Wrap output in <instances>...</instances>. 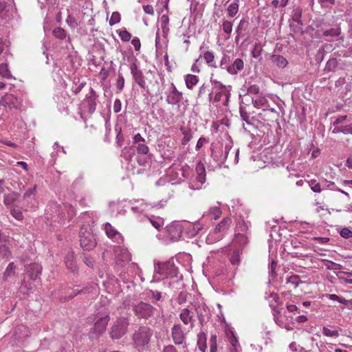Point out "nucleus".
I'll use <instances>...</instances> for the list:
<instances>
[{
  "instance_id": "obj_1",
  "label": "nucleus",
  "mask_w": 352,
  "mask_h": 352,
  "mask_svg": "<svg viewBox=\"0 0 352 352\" xmlns=\"http://www.w3.org/2000/svg\"><path fill=\"white\" fill-rule=\"evenodd\" d=\"M80 244L81 248L86 251H89L95 248L96 241L89 225H83L79 232Z\"/></svg>"
},
{
  "instance_id": "obj_2",
  "label": "nucleus",
  "mask_w": 352,
  "mask_h": 352,
  "mask_svg": "<svg viewBox=\"0 0 352 352\" xmlns=\"http://www.w3.org/2000/svg\"><path fill=\"white\" fill-rule=\"evenodd\" d=\"M232 219L230 217L223 218L221 221L216 226L214 230L207 236V241L214 243L222 239L223 235L219 234L226 232L232 224Z\"/></svg>"
},
{
  "instance_id": "obj_3",
  "label": "nucleus",
  "mask_w": 352,
  "mask_h": 352,
  "mask_svg": "<svg viewBox=\"0 0 352 352\" xmlns=\"http://www.w3.org/2000/svg\"><path fill=\"white\" fill-rule=\"evenodd\" d=\"M152 330L148 327H140L133 335V340L137 347H144L150 341Z\"/></svg>"
},
{
  "instance_id": "obj_4",
  "label": "nucleus",
  "mask_w": 352,
  "mask_h": 352,
  "mask_svg": "<svg viewBox=\"0 0 352 352\" xmlns=\"http://www.w3.org/2000/svg\"><path fill=\"white\" fill-rule=\"evenodd\" d=\"M156 309L151 305L140 301L133 305V311L140 319H148L153 316Z\"/></svg>"
},
{
  "instance_id": "obj_5",
  "label": "nucleus",
  "mask_w": 352,
  "mask_h": 352,
  "mask_svg": "<svg viewBox=\"0 0 352 352\" xmlns=\"http://www.w3.org/2000/svg\"><path fill=\"white\" fill-rule=\"evenodd\" d=\"M274 319L276 324L287 331L293 329L292 326V317H288L285 315V311L283 307L280 309L274 308L272 311Z\"/></svg>"
},
{
  "instance_id": "obj_6",
  "label": "nucleus",
  "mask_w": 352,
  "mask_h": 352,
  "mask_svg": "<svg viewBox=\"0 0 352 352\" xmlns=\"http://www.w3.org/2000/svg\"><path fill=\"white\" fill-rule=\"evenodd\" d=\"M128 326L129 320L126 318H118L111 329L110 336L112 339H120L126 333Z\"/></svg>"
},
{
  "instance_id": "obj_7",
  "label": "nucleus",
  "mask_w": 352,
  "mask_h": 352,
  "mask_svg": "<svg viewBox=\"0 0 352 352\" xmlns=\"http://www.w3.org/2000/svg\"><path fill=\"white\" fill-rule=\"evenodd\" d=\"M155 270L157 273L166 278L176 277L178 273L177 268L174 263L170 261L157 264Z\"/></svg>"
},
{
  "instance_id": "obj_8",
  "label": "nucleus",
  "mask_w": 352,
  "mask_h": 352,
  "mask_svg": "<svg viewBox=\"0 0 352 352\" xmlns=\"http://www.w3.org/2000/svg\"><path fill=\"white\" fill-rule=\"evenodd\" d=\"M98 319L94 323L91 333L95 334L96 336L102 333L107 328L110 317L108 314H98Z\"/></svg>"
},
{
  "instance_id": "obj_9",
  "label": "nucleus",
  "mask_w": 352,
  "mask_h": 352,
  "mask_svg": "<svg viewBox=\"0 0 352 352\" xmlns=\"http://www.w3.org/2000/svg\"><path fill=\"white\" fill-rule=\"evenodd\" d=\"M0 105L10 109H19L21 106V100L13 94H6L0 99Z\"/></svg>"
},
{
  "instance_id": "obj_10",
  "label": "nucleus",
  "mask_w": 352,
  "mask_h": 352,
  "mask_svg": "<svg viewBox=\"0 0 352 352\" xmlns=\"http://www.w3.org/2000/svg\"><path fill=\"white\" fill-rule=\"evenodd\" d=\"M171 337L173 342L179 345L183 344L186 339L184 331L180 324H175L171 329Z\"/></svg>"
},
{
  "instance_id": "obj_11",
  "label": "nucleus",
  "mask_w": 352,
  "mask_h": 352,
  "mask_svg": "<svg viewBox=\"0 0 352 352\" xmlns=\"http://www.w3.org/2000/svg\"><path fill=\"white\" fill-rule=\"evenodd\" d=\"M166 232L170 241H177L182 236V228L177 224H170L166 227Z\"/></svg>"
},
{
  "instance_id": "obj_12",
  "label": "nucleus",
  "mask_w": 352,
  "mask_h": 352,
  "mask_svg": "<svg viewBox=\"0 0 352 352\" xmlns=\"http://www.w3.org/2000/svg\"><path fill=\"white\" fill-rule=\"evenodd\" d=\"M179 318L186 325L190 324L191 328L194 327L195 320L194 318V314L189 309L184 308L182 309L179 314Z\"/></svg>"
},
{
  "instance_id": "obj_13",
  "label": "nucleus",
  "mask_w": 352,
  "mask_h": 352,
  "mask_svg": "<svg viewBox=\"0 0 352 352\" xmlns=\"http://www.w3.org/2000/svg\"><path fill=\"white\" fill-rule=\"evenodd\" d=\"M115 251L118 263L122 264L131 261V255L127 249L118 246Z\"/></svg>"
},
{
  "instance_id": "obj_14",
  "label": "nucleus",
  "mask_w": 352,
  "mask_h": 352,
  "mask_svg": "<svg viewBox=\"0 0 352 352\" xmlns=\"http://www.w3.org/2000/svg\"><path fill=\"white\" fill-rule=\"evenodd\" d=\"M104 230L108 237L112 239L114 241L120 243L123 241V238L120 233H119L110 223L105 224Z\"/></svg>"
},
{
  "instance_id": "obj_15",
  "label": "nucleus",
  "mask_w": 352,
  "mask_h": 352,
  "mask_svg": "<svg viewBox=\"0 0 352 352\" xmlns=\"http://www.w3.org/2000/svg\"><path fill=\"white\" fill-rule=\"evenodd\" d=\"M98 95L96 92L92 89H90L89 95L86 96L85 102L87 103L89 112L92 113L95 111L96 107V99Z\"/></svg>"
},
{
  "instance_id": "obj_16",
  "label": "nucleus",
  "mask_w": 352,
  "mask_h": 352,
  "mask_svg": "<svg viewBox=\"0 0 352 352\" xmlns=\"http://www.w3.org/2000/svg\"><path fill=\"white\" fill-rule=\"evenodd\" d=\"M131 74H133V78L135 82L142 88L145 87L144 76L142 71L139 70L136 65H133L131 67Z\"/></svg>"
},
{
  "instance_id": "obj_17",
  "label": "nucleus",
  "mask_w": 352,
  "mask_h": 352,
  "mask_svg": "<svg viewBox=\"0 0 352 352\" xmlns=\"http://www.w3.org/2000/svg\"><path fill=\"white\" fill-rule=\"evenodd\" d=\"M203 58L205 63L208 65L209 67L216 69L217 65L214 62L215 56L214 52L212 51H206L202 55H200L199 58Z\"/></svg>"
},
{
  "instance_id": "obj_18",
  "label": "nucleus",
  "mask_w": 352,
  "mask_h": 352,
  "mask_svg": "<svg viewBox=\"0 0 352 352\" xmlns=\"http://www.w3.org/2000/svg\"><path fill=\"white\" fill-rule=\"evenodd\" d=\"M65 263L67 268L74 272L77 270V265L74 259V255L73 252H69L65 258Z\"/></svg>"
},
{
  "instance_id": "obj_19",
  "label": "nucleus",
  "mask_w": 352,
  "mask_h": 352,
  "mask_svg": "<svg viewBox=\"0 0 352 352\" xmlns=\"http://www.w3.org/2000/svg\"><path fill=\"white\" fill-rule=\"evenodd\" d=\"M244 67V63L241 58H236L232 66L228 68V72L231 74H236L238 71H241Z\"/></svg>"
},
{
  "instance_id": "obj_20",
  "label": "nucleus",
  "mask_w": 352,
  "mask_h": 352,
  "mask_svg": "<svg viewBox=\"0 0 352 352\" xmlns=\"http://www.w3.org/2000/svg\"><path fill=\"white\" fill-rule=\"evenodd\" d=\"M195 171L197 174V179L201 183L206 181V169L202 162H199L197 164Z\"/></svg>"
},
{
  "instance_id": "obj_21",
  "label": "nucleus",
  "mask_w": 352,
  "mask_h": 352,
  "mask_svg": "<svg viewBox=\"0 0 352 352\" xmlns=\"http://www.w3.org/2000/svg\"><path fill=\"white\" fill-rule=\"evenodd\" d=\"M272 62L280 68H284L288 65V61L283 56L274 54L270 58Z\"/></svg>"
},
{
  "instance_id": "obj_22",
  "label": "nucleus",
  "mask_w": 352,
  "mask_h": 352,
  "mask_svg": "<svg viewBox=\"0 0 352 352\" xmlns=\"http://www.w3.org/2000/svg\"><path fill=\"white\" fill-rule=\"evenodd\" d=\"M197 346L201 352H205L207 349V335L206 333L201 331L199 332L197 335Z\"/></svg>"
},
{
  "instance_id": "obj_23",
  "label": "nucleus",
  "mask_w": 352,
  "mask_h": 352,
  "mask_svg": "<svg viewBox=\"0 0 352 352\" xmlns=\"http://www.w3.org/2000/svg\"><path fill=\"white\" fill-rule=\"evenodd\" d=\"M230 94L229 90H221L216 93L214 97V102H219L221 100L222 98H224V101L223 104L224 105H227L229 98H230Z\"/></svg>"
},
{
  "instance_id": "obj_24",
  "label": "nucleus",
  "mask_w": 352,
  "mask_h": 352,
  "mask_svg": "<svg viewBox=\"0 0 352 352\" xmlns=\"http://www.w3.org/2000/svg\"><path fill=\"white\" fill-rule=\"evenodd\" d=\"M239 10V4L238 0H234L233 2L230 3L227 7L228 16L232 18L234 17Z\"/></svg>"
},
{
  "instance_id": "obj_25",
  "label": "nucleus",
  "mask_w": 352,
  "mask_h": 352,
  "mask_svg": "<svg viewBox=\"0 0 352 352\" xmlns=\"http://www.w3.org/2000/svg\"><path fill=\"white\" fill-rule=\"evenodd\" d=\"M269 302L272 311H274V308L280 309V306L282 305V302H280L278 295L276 293L270 294Z\"/></svg>"
},
{
  "instance_id": "obj_26",
  "label": "nucleus",
  "mask_w": 352,
  "mask_h": 352,
  "mask_svg": "<svg viewBox=\"0 0 352 352\" xmlns=\"http://www.w3.org/2000/svg\"><path fill=\"white\" fill-rule=\"evenodd\" d=\"M185 82L188 89H192L199 82L198 76L193 74H187L185 76Z\"/></svg>"
},
{
  "instance_id": "obj_27",
  "label": "nucleus",
  "mask_w": 352,
  "mask_h": 352,
  "mask_svg": "<svg viewBox=\"0 0 352 352\" xmlns=\"http://www.w3.org/2000/svg\"><path fill=\"white\" fill-rule=\"evenodd\" d=\"M42 267L37 263H32L30 266V278L32 280L36 279L41 274Z\"/></svg>"
},
{
  "instance_id": "obj_28",
  "label": "nucleus",
  "mask_w": 352,
  "mask_h": 352,
  "mask_svg": "<svg viewBox=\"0 0 352 352\" xmlns=\"http://www.w3.org/2000/svg\"><path fill=\"white\" fill-rule=\"evenodd\" d=\"M135 155V151L132 146H125L122 149L121 157L125 160L130 161Z\"/></svg>"
},
{
  "instance_id": "obj_29",
  "label": "nucleus",
  "mask_w": 352,
  "mask_h": 352,
  "mask_svg": "<svg viewBox=\"0 0 352 352\" xmlns=\"http://www.w3.org/2000/svg\"><path fill=\"white\" fill-rule=\"evenodd\" d=\"M300 283H302V281L298 275H292L287 280V284L294 289L296 288Z\"/></svg>"
},
{
  "instance_id": "obj_30",
  "label": "nucleus",
  "mask_w": 352,
  "mask_h": 352,
  "mask_svg": "<svg viewBox=\"0 0 352 352\" xmlns=\"http://www.w3.org/2000/svg\"><path fill=\"white\" fill-rule=\"evenodd\" d=\"M15 268L16 267L13 262H11L8 264L3 274V278L4 280H7L9 277L15 274Z\"/></svg>"
},
{
  "instance_id": "obj_31",
  "label": "nucleus",
  "mask_w": 352,
  "mask_h": 352,
  "mask_svg": "<svg viewBox=\"0 0 352 352\" xmlns=\"http://www.w3.org/2000/svg\"><path fill=\"white\" fill-rule=\"evenodd\" d=\"M221 27L224 33L230 37L232 32L233 22L228 20H223Z\"/></svg>"
},
{
  "instance_id": "obj_32",
  "label": "nucleus",
  "mask_w": 352,
  "mask_h": 352,
  "mask_svg": "<svg viewBox=\"0 0 352 352\" xmlns=\"http://www.w3.org/2000/svg\"><path fill=\"white\" fill-rule=\"evenodd\" d=\"M181 131L184 135L183 138L182 139V144L185 146L190 141L192 138V135L190 129H185L182 128Z\"/></svg>"
},
{
  "instance_id": "obj_33",
  "label": "nucleus",
  "mask_w": 352,
  "mask_h": 352,
  "mask_svg": "<svg viewBox=\"0 0 352 352\" xmlns=\"http://www.w3.org/2000/svg\"><path fill=\"white\" fill-rule=\"evenodd\" d=\"M208 215L210 216L211 219L217 220L221 217V210L218 206L212 207L210 208Z\"/></svg>"
},
{
  "instance_id": "obj_34",
  "label": "nucleus",
  "mask_w": 352,
  "mask_h": 352,
  "mask_svg": "<svg viewBox=\"0 0 352 352\" xmlns=\"http://www.w3.org/2000/svg\"><path fill=\"white\" fill-rule=\"evenodd\" d=\"M168 22L169 19L168 16L163 15L161 19V26L164 36H166L169 32Z\"/></svg>"
},
{
  "instance_id": "obj_35",
  "label": "nucleus",
  "mask_w": 352,
  "mask_h": 352,
  "mask_svg": "<svg viewBox=\"0 0 352 352\" xmlns=\"http://www.w3.org/2000/svg\"><path fill=\"white\" fill-rule=\"evenodd\" d=\"M150 223L152 224V226L156 228L157 230H160L162 226H164V219L160 217H157L156 219H153L151 217L148 218Z\"/></svg>"
},
{
  "instance_id": "obj_36",
  "label": "nucleus",
  "mask_w": 352,
  "mask_h": 352,
  "mask_svg": "<svg viewBox=\"0 0 352 352\" xmlns=\"http://www.w3.org/2000/svg\"><path fill=\"white\" fill-rule=\"evenodd\" d=\"M120 39L123 42H128L131 40L132 34L129 32L125 28L117 31Z\"/></svg>"
},
{
  "instance_id": "obj_37",
  "label": "nucleus",
  "mask_w": 352,
  "mask_h": 352,
  "mask_svg": "<svg viewBox=\"0 0 352 352\" xmlns=\"http://www.w3.org/2000/svg\"><path fill=\"white\" fill-rule=\"evenodd\" d=\"M0 75L6 78H10L12 76L7 63L0 64Z\"/></svg>"
},
{
  "instance_id": "obj_38",
  "label": "nucleus",
  "mask_w": 352,
  "mask_h": 352,
  "mask_svg": "<svg viewBox=\"0 0 352 352\" xmlns=\"http://www.w3.org/2000/svg\"><path fill=\"white\" fill-rule=\"evenodd\" d=\"M267 100L264 96H258L256 99H253V104L256 108H261L266 105Z\"/></svg>"
},
{
  "instance_id": "obj_39",
  "label": "nucleus",
  "mask_w": 352,
  "mask_h": 352,
  "mask_svg": "<svg viewBox=\"0 0 352 352\" xmlns=\"http://www.w3.org/2000/svg\"><path fill=\"white\" fill-rule=\"evenodd\" d=\"M52 33L56 38L61 40L65 38L67 36V32H65V30L60 27L54 28L53 30Z\"/></svg>"
},
{
  "instance_id": "obj_40",
  "label": "nucleus",
  "mask_w": 352,
  "mask_h": 352,
  "mask_svg": "<svg viewBox=\"0 0 352 352\" xmlns=\"http://www.w3.org/2000/svg\"><path fill=\"white\" fill-rule=\"evenodd\" d=\"M240 250H234L230 256V261L232 265H238L240 263Z\"/></svg>"
},
{
  "instance_id": "obj_41",
  "label": "nucleus",
  "mask_w": 352,
  "mask_h": 352,
  "mask_svg": "<svg viewBox=\"0 0 352 352\" xmlns=\"http://www.w3.org/2000/svg\"><path fill=\"white\" fill-rule=\"evenodd\" d=\"M17 198V194L12 192L4 196L3 203L6 206L12 204Z\"/></svg>"
},
{
  "instance_id": "obj_42",
  "label": "nucleus",
  "mask_w": 352,
  "mask_h": 352,
  "mask_svg": "<svg viewBox=\"0 0 352 352\" xmlns=\"http://www.w3.org/2000/svg\"><path fill=\"white\" fill-rule=\"evenodd\" d=\"M120 20L121 16L120 13L118 12H113L109 19V24L110 26H113V25L118 23Z\"/></svg>"
},
{
  "instance_id": "obj_43",
  "label": "nucleus",
  "mask_w": 352,
  "mask_h": 352,
  "mask_svg": "<svg viewBox=\"0 0 352 352\" xmlns=\"http://www.w3.org/2000/svg\"><path fill=\"white\" fill-rule=\"evenodd\" d=\"M136 151L138 154L146 155L149 151V148L144 142L138 144Z\"/></svg>"
},
{
  "instance_id": "obj_44",
  "label": "nucleus",
  "mask_w": 352,
  "mask_h": 352,
  "mask_svg": "<svg viewBox=\"0 0 352 352\" xmlns=\"http://www.w3.org/2000/svg\"><path fill=\"white\" fill-rule=\"evenodd\" d=\"M311 189L315 192H320L322 191L321 186L319 182L315 179H311L308 182Z\"/></svg>"
},
{
  "instance_id": "obj_45",
  "label": "nucleus",
  "mask_w": 352,
  "mask_h": 352,
  "mask_svg": "<svg viewBox=\"0 0 352 352\" xmlns=\"http://www.w3.org/2000/svg\"><path fill=\"white\" fill-rule=\"evenodd\" d=\"M322 333L327 337L337 338L340 336L339 332L337 330H331L326 327H323Z\"/></svg>"
},
{
  "instance_id": "obj_46",
  "label": "nucleus",
  "mask_w": 352,
  "mask_h": 352,
  "mask_svg": "<svg viewBox=\"0 0 352 352\" xmlns=\"http://www.w3.org/2000/svg\"><path fill=\"white\" fill-rule=\"evenodd\" d=\"M228 337L230 343L232 345V347L234 346H240L239 344V341L233 331H230V333H228Z\"/></svg>"
},
{
  "instance_id": "obj_47",
  "label": "nucleus",
  "mask_w": 352,
  "mask_h": 352,
  "mask_svg": "<svg viewBox=\"0 0 352 352\" xmlns=\"http://www.w3.org/2000/svg\"><path fill=\"white\" fill-rule=\"evenodd\" d=\"M340 34V28H331L323 32L324 36H337Z\"/></svg>"
},
{
  "instance_id": "obj_48",
  "label": "nucleus",
  "mask_w": 352,
  "mask_h": 352,
  "mask_svg": "<svg viewBox=\"0 0 352 352\" xmlns=\"http://www.w3.org/2000/svg\"><path fill=\"white\" fill-rule=\"evenodd\" d=\"M210 352L217 351V342L216 335H212L210 338Z\"/></svg>"
},
{
  "instance_id": "obj_49",
  "label": "nucleus",
  "mask_w": 352,
  "mask_h": 352,
  "mask_svg": "<svg viewBox=\"0 0 352 352\" xmlns=\"http://www.w3.org/2000/svg\"><path fill=\"white\" fill-rule=\"evenodd\" d=\"M0 254L3 258H8L11 256V252L6 245L3 244L0 245Z\"/></svg>"
},
{
  "instance_id": "obj_50",
  "label": "nucleus",
  "mask_w": 352,
  "mask_h": 352,
  "mask_svg": "<svg viewBox=\"0 0 352 352\" xmlns=\"http://www.w3.org/2000/svg\"><path fill=\"white\" fill-rule=\"evenodd\" d=\"M328 298L330 300H337L339 302L344 304V305H348V303L349 302L348 300H346L345 298H344L342 297L338 296L336 294H329Z\"/></svg>"
},
{
  "instance_id": "obj_51",
  "label": "nucleus",
  "mask_w": 352,
  "mask_h": 352,
  "mask_svg": "<svg viewBox=\"0 0 352 352\" xmlns=\"http://www.w3.org/2000/svg\"><path fill=\"white\" fill-rule=\"evenodd\" d=\"M11 214L16 219L21 221L23 219V216L21 210L13 208L10 211Z\"/></svg>"
},
{
  "instance_id": "obj_52",
  "label": "nucleus",
  "mask_w": 352,
  "mask_h": 352,
  "mask_svg": "<svg viewBox=\"0 0 352 352\" xmlns=\"http://www.w3.org/2000/svg\"><path fill=\"white\" fill-rule=\"evenodd\" d=\"M172 94L176 96V98H175L173 100H170V101L168 100V102L171 103V104H175L176 102H178L181 99L182 94H181V93H179L177 91V89H176V87L175 86L173 87V90L172 91Z\"/></svg>"
},
{
  "instance_id": "obj_53",
  "label": "nucleus",
  "mask_w": 352,
  "mask_h": 352,
  "mask_svg": "<svg viewBox=\"0 0 352 352\" xmlns=\"http://www.w3.org/2000/svg\"><path fill=\"white\" fill-rule=\"evenodd\" d=\"M260 89L257 85H252L248 88V93L249 94L256 95L259 93Z\"/></svg>"
},
{
  "instance_id": "obj_54",
  "label": "nucleus",
  "mask_w": 352,
  "mask_h": 352,
  "mask_svg": "<svg viewBox=\"0 0 352 352\" xmlns=\"http://www.w3.org/2000/svg\"><path fill=\"white\" fill-rule=\"evenodd\" d=\"M131 44L134 47L135 50L136 52H139L140 50L141 42H140V40L139 39V38H138V37L133 38V39L131 40Z\"/></svg>"
},
{
  "instance_id": "obj_55",
  "label": "nucleus",
  "mask_w": 352,
  "mask_h": 352,
  "mask_svg": "<svg viewBox=\"0 0 352 352\" xmlns=\"http://www.w3.org/2000/svg\"><path fill=\"white\" fill-rule=\"evenodd\" d=\"M340 235L343 238L349 239L352 237V232L349 229L344 228L340 231Z\"/></svg>"
},
{
  "instance_id": "obj_56",
  "label": "nucleus",
  "mask_w": 352,
  "mask_h": 352,
  "mask_svg": "<svg viewBox=\"0 0 352 352\" xmlns=\"http://www.w3.org/2000/svg\"><path fill=\"white\" fill-rule=\"evenodd\" d=\"M124 77L121 74H120L118 76V80H117V82H116L117 88L120 91H122L123 87H124Z\"/></svg>"
},
{
  "instance_id": "obj_57",
  "label": "nucleus",
  "mask_w": 352,
  "mask_h": 352,
  "mask_svg": "<svg viewBox=\"0 0 352 352\" xmlns=\"http://www.w3.org/2000/svg\"><path fill=\"white\" fill-rule=\"evenodd\" d=\"M211 82H212V84H213L214 85V87L216 88H218L220 89H223V90H227L226 87L221 82H220L217 80H213L211 78Z\"/></svg>"
},
{
  "instance_id": "obj_58",
  "label": "nucleus",
  "mask_w": 352,
  "mask_h": 352,
  "mask_svg": "<svg viewBox=\"0 0 352 352\" xmlns=\"http://www.w3.org/2000/svg\"><path fill=\"white\" fill-rule=\"evenodd\" d=\"M122 103L120 99H116L113 104V111L118 113L121 110Z\"/></svg>"
},
{
  "instance_id": "obj_59",
  "label": "nucleus",
  "mask_w": 352,
  "mask_h": 352,
  "mask_svg": "<svg viewBox=\"0 0 352 352\" xmlns=\"http://www.w3.org/2000/svg\"><path fill=\"white\" fill-rule=\"evenodd\" d=\"M145 140L144 138L140 134V133H137L134 135L133 137V143L134 144H139V143H142V142H144Z\"/></svg>"
},
{
  "instance_id": "obj_60",
  "label": "nucleus",
  "mask_w": 352,
  "mask_h": 352,
  "mask_svg": "<svg viewBox=\"0 0 352 352\" xmlns=\"http://www.w3.org/2000/svg\"><path fill=\"white\" fill-rule=\"evenodd\" d=\"M340 131L344 134H352V124L342 126Z\"/></svg>"
},
{
  "instance_id": "obj_61",
  "label": "nucleus",
  "mask_w": 352,
  "mask_h": 352,
  "mask_svg": "<svg viewBox=\"0 0 352 352\" xmlns=\"http://www.w3.org/2000/svg\"><path fill=\"white\" fill-rule=\"evenodd\" d=\"M143 9L145 13L153 15L154 14V9L151 5H146L143 6Z\"/></svg>"
},
{
  "instance_id": "obj_62",
  "label": "nucleus",
  "mask_w": 352,
  "mask_h": 352,
  "mask_svg": "<svg viewBox=\"0 0 352 352\" xmlns=\"http://www.w3.org/2000/svg\"><path fill=\"white\" fill-rule=\"evenodd\" d=\"M36 188V186L35 185L32 188H29L28 190H27L26 192L23 194V199H26L27 198L30 197L34 193Z\"/></svg>"
},
{
  "instance_id": "obj_63",
  "label": "nucleus",
  "mask_w": 352,
  "mask_h": 352,
  "mask_svg": "<svg viewBox=\"0 0 352 352\" xmlns=\"http://www.w3.org/2000/svg\"><path fill=\"white\" fill-rule=\"evenodd\" d=\"M162 352H178L177 349L172 344L165 346Z\"/></svg>"
},
{
  "instance_id": "obj_64",
  "label": "nucleus",
  "mask_w": 352,
  "mask_h": 352,
  "mask_svg": "<svg viewBox=\"0 0 352 352\" xmlns=\"http://www.w3.org/2000/svg\"><path fill=\"white\" fill-rule=\"evenodd\" d=\"M206 142V139L204 137H201L197 142L196 150L199 151L203 146L204 144Z\"/></svg>"
}]
</instances>
